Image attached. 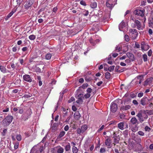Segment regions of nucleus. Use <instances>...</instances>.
Returning a JSON list of instances; mask_svg holds the SVG:
<instances>
[{"instance_id": "cd10ccee", "label": "nucleus", "mask_w": 153, "mask_h": 153, "mask_svg": "<svg viewBox=\"0 0 153 153\" xmlns=\"http://www.w3.org/2000/svg\"><path fill=\"white\" fill-rule=\"evenodd\" d=\"M87 126L86 125H84L83 126H82L81 128L82 131V132L83 133L85 131L87 130Z\"/></svg>"}, {"instance_id": "aec40b11", "label": "nucleus", "mask_w": 153, "mask_h": 153, "mask_svg": "<svg viewBox=\"0 0 153 153\" xmlns=\"http://www.w3.org/2000/svg\"><path fill=\"white\" fill-rule=\"evenodd\" d=\"M81 117L80 114L78 111L76 112L74 114V117L75 119H79Z\"/></svg>"}, {"instance_id": "20e7f679", "label": "nucleus", "mask_w": 153, "mask_h": 153, "mask_svg": "<svg viewBox=\"0 0 153 153\" xmlns=\"http://www.w3.org/2000/svg\"><path fill=\"white\" fill-rule=\"evenodd\" d=\"M129 31L131 37L133 39H136L138 35L137 30L135 29H131L129 30Z\"/></svg>"}, {"instance_id": "7c9ffc66", "label": "nucleus", "mask_w": 153, "mask_h": 153, "mask_svg": "<svg viewBox=\"0 0 153 153\" xmlns=\"http://www.w3.org/2000/svg\"><path fill=\"white\" fill-rule=\"evenodd\" d=\"M137 149L138 150L141 151L143 150V147L140 143H137Z\"/></svg>"}, {"instance_id": "69168bd1", "label": "nucleus", "mask_w": 153, "mask_h": 153, "mask_svg": "<svg viewBox=\"0 0 153 153\" xmlns=\"http://www.w3.org/2000/svg\"><path fill=\"white\" fill-rule=\"evenodd\" d=\"M152 50H149L148 52V55L149 56H151L152 55Z\"/></svg>"}, {"instance_id": "c85d7f7f", "label": "nucleus", "mask_w": 153, "mask_h": 153, "mask_svg": "<svg viewBox=\"0 0 153 153\" xmlns=\"http://www.w3.org/2000/svg\"><path fill=\"white\" fill-rule=\"evenodd\" d=\"M152 79L151 78H148L144 82V85H147L148 83L151 82L152 81Z\"/></svg>"}, {"instance_id": "72a5a7b5", "label": "nucleus", "mask_w": 153, "mask_h": 153, "mask_svg": "<svg viewBox=\"0 0 153 153\" xmlns=\"http://www.w3.org/2000/svg\"><path fill=\"white\" fill-rule=\"evenodd\" d=\"M0 69L2 72L4 73L6 72V68L4 66H0Z\"/></svg>"}, {"instance_id": "4be33fe9", "label": "nucleus", "mask_w": 153, "mask_h": 153, "mask_svg": "<svg viewBox=\"0 0 153 153\" xmlns=\"http://www.w3.org/2000/svg\"><path fill=\"white\" fill-rule=\"evenodd\" d=\"M130 122L133 124H136L138 123V121L135 117L132 118L130 120Z\"/></svg>"}, {"instance_id": "c9c22d12", "label": "nucleus", "mask_w": 153, "mask_h": 153, "mask_svg": "<svg viewBox=\"0 0 153 153\" xmlns=\"http://www.w3.org/2000/svg\"><path fill=\"white\" fill-rule=\"evenodd\" d=\"M116 50L117 51L118 50V51H121L122 50V46L121 45H118L116 46Z\"/></svg>"}, {"instance_id": "f257e3e1", "label": "nucleus", "mask_w": 153, "mask_h": 153, "mask_svg": "<svg viewBox=\"0 0 153 153\" xmlns=\"http://www.w3.org/2000/svg\"><path fill=\"white\" fill-rule=\"evenodd\" d=\"M146 113H148L147 111L142 110L140 111L137 115L136 116L141 123L143 122L147 118L148 116L146 114Z\"/></svg>"}, {"instance_id": "bb28decb", "label": "nucleus", "mask_w": 153, "mask_h": 153, "mask_svg": "<svg viewBox=\"0 0 153 153\" xmlns=\"http://www.w3.org/2000/svg\"><path fill=\"white\" fill-rule=\"evenodd\" d=\"M65 149L66 152L68 151L71 149V146L69 143H67V144L65 146Z\"/></svg>"}, {"instance_id": "c756f323", "label": "nucleus", "mask_w": 153, "mask_h": 153, "mask_svg": "<svg viewBox=\"0 0 153 153\" xmlns=\"http://www.w3.org/2000/svg\"><path fill=\"white\" fill-rule=\"evenodd\" d=\"M78 149L75 146H73L72 148L73 153H77L78 151Z\"/></svg>"}, {"instance_id": "a19ab883", "label": "nucleus", "mask_w": 153, "mask_h": 153, "mask_svg": "<svg viewBox=\"0 0 153 153\" xmlns=\"http://www.w3.org/2000/svg\"><path fill=\"white\" fill-rule=\"evenodd\" d=\"M91 96V94L90 93H87L85 94L84 96V98L86 99L89 98Z\"/></svg>"}, {"instance_id": "052dcab7", "label": "nucleus", "mask_w": 153, "mask_h": 153, "mask_svg": "<svg viewBox=\"0 0 153 153\" xmlns=\"http://www.w3.org/2000/svg\"><path fill=\"white\" fill-rule=\"evenodd\" d=\"M143 95V94L142 92L138 94L137 96L138 97H142Z\"/></svg>"}, {"instance_id": "4d7b16f0", "label": "nucleus", "mask_w": 153, "mask_h": 153, "mask_svg": "<svg viewBox=\"0 0 153 153\" xmlns=\"http://www.w3.org/2000/svg\"><path fill=\"white\" fill-rule=\"evenodd\" d=\"M135 141L138 143H140L141 142V140L140 138H136Z\"/></svg>"}, {"instance_id": "1a4fd4ad", "label": "nucleus", "mask_w": 153, "mask_h": 153, "mask_svg": "<svg viewBox=\"0 0 153 153\" xmlns=\"http://www.w3.org/2000/svg\"><path fill=\"white\" fill-rule=\"evenodd\" d=\"M111 109L112 112L113 113L115 112L117 110V105L115 103L113 102L111 103Z\"/></svg>"}, {"instance_id": "58836bf2", "label": "nucleus", "mask_w": 153, "mask_h": 153, "mask_svg": "<svg viewBox=\"0 0 153 153\" xmlns=\"http://www.w3.org/2000/svg\"><path fill=\"white\" fill-rule=\"evenodd\" d=\"M143 60L144 62L147 61V56L146 54H144L143 55Z\"/></svg>"}, {"instance_id": "7ed1b4c3", "label": "nucleus", "mask_w": 153, "mask_h": 153, "mask_svg": "<svg viewBox=\"0 0 153 153\" xmlns=\"http://www.w3.org/2000/svg\"><path fill=\"white\" fill-rule=\"evenodd\" d=\"M13 119V117L12 116H8L3 120V124L4 126L9 125L12 122Z\"/></svg>"}, {"instance_id": "0eeeda50", "label": "nucleus", "mask_w": 153, "mask_h": 153, "mask_svg": "<svg viewBox=\"0 0 153 153\" xmlns=\"http://www.w3.org/2000/svg\"><path fill=\"white\" fill-rule=\"evenodd\" d=\"M78 100H76V102L79 104H81L83 102V100L84 99L83 94H80L77 97Z\"/></svg>"}, {"instance_id": "6e6552de", "label": "nucleus", "mask_w": 153, "mask_h": 153, "mask_svg": "<svg viewBox=\"0 0 153 153\" xmlns=\"http://www.w3.org/2000/svg\"><path fill=\"white\" fill-rule=\"evenodd\" d=\"M34 1V0H29L27 1L25 5V8L28 9L33 4Z\"/></svg>"}, {"instance_id": "0e129e2a", "label": "nucleus", "mask_w": 153, "mask_h": 153, "mask_svg": "<svg viewBox=\"0 0 153 153\" xmlns=\"http://www.w3.org/2000/svg\"><path fill=\"white\" fill-rule=\"evenodd\" d=\"M128 130H126L123 131V134L125 136H127L128 135Z\"/></svg>"}, {"instance_id": "c03bdc74", "label": "nucleus", "mask_w": 153, "mask_h": 153, "mask_svg": "<svg viewBox=\"0 0 153 153\" xmlns=\"http://www.w3.org/2000/svg\"><path fill=\"white\" fill-rule=\"evenodd\" d=\"M138 130V128L136 126L132 128L131 129L132 131L133 132H135Z\"/></svg>"}, {"instance_id": "4c0bfd02", "label": "nucleus", "mask_w": 153, "mask_h": 153, "mask_svg": "<svg viewBox=\"0 0 153 153\" xmlns=\"http://www.w3.org/2000/svg\"><path fill=\"white\" fill-rule=\"evenodd\" d=\"M36 38V36L34 35H30L29 37V38L31 40H33Z\"/></svg>"}, {"instance_id": "ea45409f", "label": "nucleus", "mask_w": 153, "mask_h": 153, "mask_svg": "<svg viewBox=\"0 0 153 153\" xmlns=\"http://www.w3.org/2000/svg\"><path fill=\"white\" fill-rule=\"evenodd\" d=\"M115 66L112 65L111 66L108 68V70L110 71H113L114 68Z\"/></svg>"}, {"instance_id": "603ef678", "label": "nucleus", "mask_w": 153, "mask_h": 153, "mask_svg": "<svg viewBox=\"0 0 153 153\" xmlns=\"http://www.w3.org/2000/svg\"><path fill=\"white\" fill-rule=\"evenodd\" d=\"M150 130V128L148 126H146L145 128V130L146 131H149Z\"/></svg>"}, {"instance_id": "9d476101", "label": "nucleus", "mask_w": 153, "mask_h": 153, "mask_svg": "<svg viewBox=\"0 0 153 153\" xmlns=\"http://www.w3.org/2000/svg\"><path fill=\"white\" fill-rule=\"evenodd\" d=\"M23 79L24 81L29 82H31L32 81V79L30 75L28 74L24 75L23 76Z\"/></svg>"}, {"instance_id": "2f4dec72", "label": "nucleus", "mask_w": 153, "mask_h": 153, "mask_svg": "<svg viewBox=\"0 0 153 153\" xmlns=\"http://www.w3.org/2000/svg\"><path fill=\"white\" fill-rule=\"evenodd\" d=\"M97 3L96 2H94L92 3L90 5L91 7L92 8H95L97 7Z\"/></svg>"}, {"instance_id": "e433bc0d", "label": "nucleus", "mask_w": 153, "mask_h": 153, "mask_svg": "<svg viewBox=\"0 0 153 153\" xmlns=\"http://www.w3.org/2000/svg\"><path fill=\"white\" fill-rule=\"evenodd\" d=\"M89 12L88 10H84L82 12L83 14L85 16H87L88 13Z\"/></svg>"}, {"instance_id": "a18cd8bd", "label": "nucleus", "mask_w": 153, "mask_h": 153, "mask_svg": "<svg viewBox=\"0 0 153 153\" xmlns=\"http://www.w3.org/2000/svg\"><path fill=\"white\" fill-rule=\"evenodd\" d=\"M16 139L18 141H20L22 139V137L20 135H17Z\"/></svg>"}, {"instance_id": "680f3d73", "label": "nucleus", "mask_w": 153, "mask_h": 153, "mask_svg": "<svg viewBox=\"0 0 153 153\" xmlns=\"http://www.w3.org/2000/svg\"><path fill=\"white\" fill-rule=\"evenodd\" d=\"M69 126L68 125H66L64 127V130L66 131H67L69 129Z\"/></svg>"}, {"instance_id": "4468645a", "label": "nucleus", "mask_w": 153, "mask_h": 153, "mask_svg": "<svg viewBox=\"0 0 153 153\" xmlns=\"http://www.w3.org/2000/svg\"><path fill=\"white\" fill-rule=\"evenodd\" d=\"M65 134V132L64 131H61L58 136L56 138V140L57 141H59L61 140V138L62 137H63Z\"/></svg>"}, {"instance_id": "8fccbe9b", "label": "nucleus", "mask_w": 153, "mask_h": 153, "mask_svg": "<svg viewBox=\"0 0 153 153\" xmlns=\"http://www.w3.org/2000/svg\"><path fill=\"white\" fill-rule=\"evenodd\" d=\"M105 151V148H101L100 149V153H104Z\"/></svg>"}, {"instance_id": "de8ad7c7", "label": "nucleus", "mask_w": 153, "mask_h": 153, "mask_svg": "<svg viewBox=\"0 0 153 153\" xmlns=\"http://www.w3.org/2000/svg\"><path fill=\"white\" fill-rule=\"evenodd\" d=\"M92 89L90 88H88L86 90V92L87 93H90L92 92Z\"/></svg>"}, {"instance_id": "e2e57ef3", "label": "nucleus", "mask_w": 153, "mask_h": 153, "mask_svg": "<svg viewBox=\"0 0 153 153\" xmlns=\"http://www.w3.org/2000/svg\"><path fill=\"white\" fill-rule=\"evenodd\" d=\"M149 26L150 27H153V21L152 22L150 21L149 23Z\"/></svg>"}, {"instance_id": "473e14b6", "label": "nucleus", "mask_w": 153, "mask_h": 153, "mask_svg": "<svg viewBox=\"0 0 153 153\" xmlns=\"http://www.w3.org/2000/svg\"><path fill=\"white\" fill-rule=\"evenodd\" d=\"M52 56V55L50 53H48L45 56V59L47 60H49L51 59V57Z\"/></svg>"}, {"instance_id": "f8f14e48", "label": "nucleus", "mask_w": 153, "mask_h": 153, "mask_svg": "<svg viewBox=\"0 0 153 153\" xmlns=\"http://www.w3.org/2000/svg\"><path fill=\"white\" fill-rule=\"evenodd\" d=\"M126 69V68L122 67L119 66H116L115 68L116 71L119 73L123 72Z\"/></svg>"}, {"instance_id": "6e6d98bb", "label": "nucleus", "mask_w": 153, "mask_h": 153, "mask_svg": "<svg viewBox=\"0 0 153 153\" xmlns=\"http://www.w3.org/2000/svg\"><path fill=\"white\" fill-rule=\"evenodd\" d=\"M138 133L139 135L142 136H143L144 134V133L141 131H139L138 132Z\"/></svg>"}, {"instance_id": "3c124183", "label": "nucleus", "mask_w": 153, "mask_h": 153, "mask_svg": "<svg viewBox=\"0 0 153 153\" xmlns=\"http://www.w3.org/2000/svg\"><path fill=\"white\" fill-rule=\"evenodd\" d=\"M133 104L135 105H137L138 104V103L137 100H134L132 101Z\"/></svg>"}, {"instance_id": "49530a36", "label": "nucleus", "mask_w": 153, "mask_h": 153, "mask_svg": "<svg viewBox=\"0 0 153 153\" xmlns=\"http://www.w3.org/2000/svg\"><path fill=\"white\" fill-rule=\"evenodd\" d=\"M88 86V85L87 83H85L82 86V88L83 89H85Z\"/></svg>"}, {"instance_id": "412c9836", "label": "nucleus", "mask_w": 153, "mask_h": 153, "mask_svg": "<svg viewBox=\"0 0 153 153\" xmlns=\"http://www.w3.org/2000/svg\"><path fill=\"white\" fill-rule=\"evenodd\" d=\"M136 78L139 80V83L140 84L143 80V75L138 76Z\"/></svg>"}, {"instance_id": "9b49d317", "label": "nucleus", "mask_w": 153, "mask_h": 153, "mask_svg": "<svg viewBox=\"0 0 153 153\" xmlns=\"http://www.w3.org/2000/svg\"><path fill=\"white\" fill-rule=\"evenodd\" d=\"M105 144L108 148H111L112 147L111 140L110 138L107 139L105 142Z\"/></svg>"}, {"instance_id": "bf43d9fd", "label": "nucleus", "mask_w": 153, "mask_h": 153, "mask_svg": "<svg viewBox=\"0 0 153 153\" xmlns=\"http://www.w3.org/2000/svg\"><path fill=\"white\" fill-rule=\"evenodd\" d=\"M80 4L81 5H84V6L86 5V4L85 2V1H83V0L81 1H80Z\"/></svg>"}, {"instance_id": "ddd939ff", "label": "nucleus", "mask_w": 153, "mask_h": 153, "mask_svg": "<svg viewBox=\"0 0 153 153\" xmlns=\"http://www.w3.org/2000/svg\"><path fill=\"white\" fill-rule=\"evenodd\" d=\"M144 11L143 10H136L134 12V13L136 15L142 16H143Z\"/></svg>"}, {"instance_id": "864d4df0", "label": "nucleus", "mask_w": 153, "mask_h": 153, "mask_svg": "<svg viewBox=\"0 0 153 153\" xmlns=\"http://www.w3.org/2000/svg\"><path fill=\"white\" fill-rule=\"evenodd\" d=\"M19 147V143H16L14 144V148L15 149H17Z\"/></svg>"}, {"instance_id": "b1692460", "label": "nucleus", "mask_w": 153, "mask_h": 153, "mask_svg": "<svg viewBox=\"0 0 153 153\" xmlns=\"http://www.w3.org/2000/svg\"><path fill=\"white\" fill-rule=\"evenodd\" d=\"M118 127L120 129L123 130L124 129V123L123 122H120L118 124Z\"/></svg>"}, {"instance_id": "79ce46f5", "label": "nucleus", "mask_w": 153, "mask_h": 153, "mask_svg": "<svg viewBox=\"0 0 153 153\" xmlns=\"http://www.w3.org/2000/svg\"><path fill=\"white\" fill-rule=\"evenodd\" d=\"M125 40L126 42H128L129 40V37L128 35H126L124 36Z\"/></svg>"}, {"instance_id": "2eb2a0df", "label": "nucleus", "mask_w": 153, "mask_h": 153, "mask_svg": "<svg viewBox=\"0 0 153 153\" xmlns=\"http://www.w3.org/2000/svg\"><path fill=\"white\" fill-rule=\"evenodd\" d=\"M126 56H127L131 60L133 61L134 60V56L133 54L131 53L128 52L126 53Z\"/></svg>"}, {"instance_id": "dca6fc26", "label": "nucleus", "mask_w": 153, "mask_h": 153, "mask_svg": "<svg viewBox=\"0 0 153 153\" xmlns=\"http://www.w3.org/2000/svg\"><path fill=\"white\" fill-rule=\"evenodd\" d=\"M106 5L108 7H109L110 9L112 8L114 6L113 4H112L110 0H108L106 3Z\"/></svg>"}, {"instance_id": "a878e982", "label": "nucleus", "mask_w": 153, "mask_h": 153, "mask_svg": "<svg viewBox=\"0 0 153 153\" xmlns=\"http://www.w3.org/2000/svg\"><path fill=\"white\" fill-rule=\"evenodd\" d=\"M114 138V142L116 143H119L120 140V137L119 136H114L113 137Z\"/></svg>"}, {"instance_id": "5fc2aeb1", "label": "nucleus", "mask_w": 153, "mask_h": 153, "mask_svg": "<svg viewBox=\"0 0 153 153\" xmlns=\"http://www.w3.org/2000/svg\"><path fill=\"white\" fill-rule=\"evenodd\" d=\"M123 48H125V50L124 49L123 50V52H124V53H125L128 50V47L127 46H125L123 47Z\"/></svg>"}, {"instance_id": "338daca9", "label": "nucleus", "mask_w": 153, "mask_h": 153, "mask_svg": "<svg viewBox=\"0 0 153 153\" xmlns=\"http://www.w3.org/2000/svg\"><path fill=\"white\" fill-rule=\"evenodd\" d=\"M126 55H124V56H123L121 57H120V60H123V59H125L126 58Z\"/></svg>"}, {"instance_id": "f704fd0d", "label": "nucleus", "mask_w": 153, "mask_h": 153, "mask_svg": "<svg viewBox=\"0 0 153 153\" xmlns=\"http://www.w3.org/2000/svg\"><path fill=\"white\" fill-rule=\"evenodd\" d=\"M105 78L106 79H108L110 78L111 74L108 72H106L105 74Z\"/></svg>"}, {"instance_id": "a211bd4d", "label": "nucleus", "mask_w": 153, "mask_h": 153, "mask_svg": "<svg viewBox=\"0 0 153 153\" xmlns=\"http://www.w3.org/2000/svg\"><path fill=\"white\" fill-rule=\"evenodd\" d=\"M89 40L90 43L94 46L95 45L96 43L99 42V40L98 39H96L94 41L91 38L89 39Z\"/></svg>"}, {"instance_id": "f3484780", "label": "nucleus", "mask_w": 153, "mask_h": 153, "mask_svg": "<svg viewBox=\"0 0 153 153\" xmlns=\"http://www.w3.org/2000/svg\"><path fill=\"white\" fill-rule=\"evenodd\" d=\"M57 149V153H63L64 152V149L60 146H57L56 147Z\"/></svg>"}, {"instance_id": "6ab92c4d", "label": "nucleus", "mask_w": 153, "mask_h": 153, "mask_svg": "<svg viewBox=\"0 0 153 153\" xmlns=\"http://www.w3.org/2000/svg\"><path fill=\"white\" fill-rule=\"evenodd\" d=\"M125 22L122 21L119 24V29L120 31H122V29L125 26Z\"/></svg>"}, {"instance_id": "39448f33", "label": "nucleus", "mask_w": 153, "mask_h": 153, "mask_svg": "<svg viewBox=\"0 0 153 153\" xmlns=\"http://www.w3.org/2000/svg\"><path fill=\"white\" fill-rule=\"evenodd\" d=\"M151 100L146 97H145L141 99L140 101V103L142 105L144 106L147 104L148 103V102L150 101Z\"/></svg>"}, {"instance_id": "393cba45", "label": "nucleus", "mask_w": 153, "mask_h": 153, "mask_svg": "<svg viewBox=\"0 0 153 153\" xmlns=\"http://www.w3.org/2000/svg\"><path fill=\"white\" fill-rule=\"evenodd\" d=\"M131 106L129 105H127L125 106H123L121 107L120 109L122 110H127L129 109Z\"/></svg>"}, {"instance_id": "f03ea898", "label": "nucleus", "mask_w": 153, "mask_h": 153, "mask_svg": "<svg viewBox=\"0 0 153 153\" xmlns=\"http://www.w3.org/2000/svg\"><path fill=\"white\" fill-rule=\"evenodd\" d=\"M134 22V24L132 23L131 26L132 27H136L139 30H142L144 28V25H142L140 22L137 20L132 19Z\"/></svg>"}, {"instance_id": "423d86ee", "label": "nucleus", "mask_w": 153, "mask_h": 153, "mask_svg": "<svg viewBox=\"0 0 153 153\" xmlns=\"http://www.w3.org/2000/svg\"><path fill=\"white\" fill-rule=\"evenodd\" d=\"M141 48L142 51H146L149 49V46L145 42H142L141 44Z\"/></svg>"}, {"instance_id": "5701e85b", "label": "nucleus", "mask_w": 153, "mask_h": 153, "mask_svg": "<svg viewBox=\"0 0 153 153\" xmlns=\"http://www.w3.org/2000/svg\"><path fill=\"white\" fill-rule=\"evenodd\" d=\"M62 111L63 112V117L64 118H65L66 116L68 115V109H66L64 108H62Z\"/></svg>"}, {"instance_id": "09e8293b", "label": "nucleus", "mask_w": 153, "mask_h": 153, "mask_svg": "<svg viewBox=\"0 0 153 153\" xmlns=\"http://www.w3.org/2000/svg\"><path fill=\"white\" fill-rule=\"evenodd\" d=\"M7 131V129H5L3 130V132L1 133V134L2 136H4L5 135V134Z\"/></svg>"}, {"instance_id": "774afa93", "label": "nucleus", "mask_w": 153, "mask_h": 153, "mask_svg": "<svg viewBox=\"0 0 153 153\" xmlns=\"http://www.w3.org/2000/svg\"><path fill=\"white\" fill-rule=\"evenodd\" d=\"M28 48L26 47H24L22 48V50L23 51H27Z\"/></svg>"}, {"instance_id": "37998d69", "label": "nucleus", "mask_w": 153, "mask_h": 153, "mask_svg": "<svg viewBox=\"0 0 153 153\" xmlns=\"http://www.w3.org/2000/svg\"><path fill=\"white\" fill-rule=\"evenodd\" d=\"M78 134H80L81 133H83L82 132V130L81 128H78L76 130Z\"/></svg>"}, {"instance_id": "13d9d810", "label": "nucleus", "mask_w": 153, "mask_h": 153, "mask_svg": "<svg viewBox=\"0 0 153 153\" xmlns=\"http://www.w3.org/2000/svg\"><path fill=\"white\" fill-rule=\"evenodd\" d=\"M74 100H75V99L74 98V97H71V99H70L68 100V102L69 103H70V102H72L73 101H74Z\"/></svg>"}]
</instances>
